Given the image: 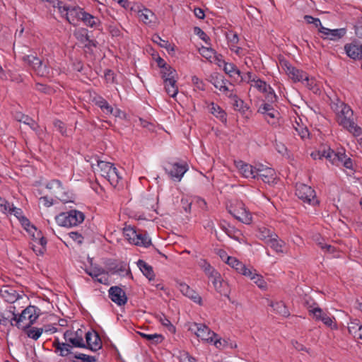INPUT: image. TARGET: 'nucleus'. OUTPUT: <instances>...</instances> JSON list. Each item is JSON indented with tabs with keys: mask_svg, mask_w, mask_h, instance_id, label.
<instances>
[{
	"mask_svg": "<svg viewBox=\"0 0 362 362\" xmlns=\"http://www.w3.org/2000/svg\"><path fill=\"white\" fill-rule=\"evenodd\" d=\"M8 312L12 315L11 320L15 322V325L21 329L25 325H33L40 315V309L35 305L28 306L19 315L16 313V307L11 305Z\"/></svg>",
	"mask_w": 362,
	"mask_h": 362,
	"instance_id": "1",
	"label": "nucleus"
},
{
	"mask_svg": "<svg viewBox=\"0 0 362 362\" xmlns=\"http://www.w3.org/2000/svg\"><path fill=\"white\" fill-rule=\"evenodd\" d=\"M353 115L351 107L349 105L344 106V109L340 110V112L336 115L337 122L354 136H357L362 134V129L354 122Z\"/></svg>",
	"mask_w": 362,
	"mask_h": 362,
	"instance_id": "2",
	"label": "nucleus"
},
{
	"mask_svg": "<svg viewBox=\"0 0 362 362\" xmlns=\"http://www.w3.org/2000/svg\"><path fill=\"white\" fill-rule=\"evenodd\" d=\"M85 218L83 212L78 210H70L67 212H62L56 216V221L60 226L74 227L81 223Z\"/></svg>",
	"mask_w": 362,
	"mask_h": 362,
	"instance_id": "3",
	"label": "nucleus"
},
{
	"mask_svg": "<svg viewBox=\"0 0 362 362\" xmlns=\"http://www.w3.org/2000/svg\"><path fill=\"white\" fill-rule=\"evenodd\" d=\"M227 209L228 211L239 221L245 224H250L252 223V214L247 210L245 204L241 201H234L227 206Z\"/></svg>",
	"mask_w": 362,
	"mask_h": 362,
	"instance_id": "4",
	"label": "nucleus"
},
{
	"mask_svg": "<svg viewBox=\"0 0 362 362\" xmlns=\"http://www.w3.org/2000/svg\"><path fill=\"white\" fill-rule=\"evenodd\" d=\"M296 195L303 202V204H308L310 206H317L320 203L317 198L315 191L311 187L305 184H296Z\"/></svg>",
	"mask_w": 362,
	"mask_h": 362,
	"instance_id": "5",
	"label": "nucleus"
},
{
	"mask_svg": "<svg viewBox=\"0 0 362 362\" xmlns=\"http://www.w3.org/2000/svg\"><path fill=\"white\" fill-rule=\"evenodd\" d=\"M23 61L38 75L43 77L49 76V68L47 63L34 54L25 55Z\"/></svg>",
	"mask_w": 362,
	"mask_h": 362,
	"instance_id": "6",
	"label": "nucleus"
},
{
	"mask_svg": "<svg viewBox=\"0 0 362 362\" xmlns=\"http://www.w3.org/2000/svg\"><path fill=\"white\" fill-rule=\"evenodd\" d=\"M308 311L313 315V317L317 321H321L323 324L332 329H337V325L336 324L335 318L327 312L321 309L316 303L308 308Z\"/></svg>",
	"mask_w": 362,
	"mask_h": 362,
	"instance_id": "7",
	"label": "nucleus"
},
{
	"mask_svg": "<svg viewBox=\"0 0 362 362\" xmlns=\"http://www.w3.org/2000/svg\"><path fill=\"white\" fill-rule=\"evenodd\" d=\"M46 188L48 189L54 197L63 202H71V197L69 196V190L62 185V183L59 180H52L46 185Z\"/></svg>",
	"mask_w": 362,
	"mask_h": 362,
	"instance_id": "8",
	"label": "nucleus"
},
{
	"mask_svg": "<svg viewBox=\"0 0 362 362\" xmlns=\"http://www.w3.org/2000/svg\"><path fill=\"white\" fill-rule=\"evenodd\" d=\"M189 329L202 341L212 343L214 337H216V334L211 331L206 325L202 323H194Z\"/></svg>",
	"mask_w": 362,
	"mask_h": 362,
	"instance_id": "9",
	"label": "nucleus"
},
{
	"mask_svg": "<svg viewBox=\"0 0 362 362\" xmlns=\"http://www.w3.org/2000/svg\"><path fill=\"white\" fill-rule=\"evenodd\" d=\"M64 338L65 341L69 342L73 347H86V344L83 340V332L81 329H78L76 331L66 330L64 333Z\"/></svg>",
	"mask_w": 362,
	"mask_h": 362,
	"instance_id": "10",
	"label": "nucleus"
},
{
	"mask_svg": "<svg viewBox=\"0 0 362 362\" xmlns=\"http://www.w3.org/2000/svg\"><path fill=\"white\" fill-rule=\"evenodd\" d=\"M187 169V165L186 164H180L178 163H168L165 168L166 173L170 178L177 182H180L181 180Z\"/></svg>",
	"mask_w": 362,
	"mask_h": 362,
	"instance_id": "11",
	"label": "nucleus"
},
{
	"mask_svg": "<svg viewBox=\"0 0 362 362\" xmlns=\"http://www.w3.org/2000/svg\"><path fill=\"white\" fill-rule=\"evenodd\" d=\"M258 112L264 115L265 119L270 124H275L278 120L279 112L269 103H263L258 108Z\"/></svg>",
	"mask_w": 362,
	"mask_h": 362,
	"instance_id": "12",
	"label": "nucleus"
},
{
	"mask_svg": "<svg viewBox=\"0 0 362 362\" xmlns=\"http://www.w3.org/2000/svg\"><path fill=\"white\" fill-rule=\"evenodd\" d=\"M346 55L354 60H362V43L356 40L344 45Z\"/></svg>",
	"mask_w": 362,
	"mask_h": 362,
	"instance_id": "13",
	"label": "nucleus"
},
{
	"mask_svg": "<svg viewBox=\"0 0 362 362\" xmlns=\"http://www.w3.org/2000/svg\"><path fill=\"white\" fill-rule=\"evenodd\" d=\"M32 228L36 232V235H33L32 249L36 255H43L46 250L47 240L42 235L41 231L37 230L35 226H32Z\"/></svg>",
	"mask_w": 362,
	"mask_h": 362,
	"instance_id": "14",
	"label": "nucleus"
},
{
	"mask_svg": "<svg viewBox=\"0 0 362 362\" xmlns=\"http://www.w3.org/2000/svg\"><path fill=\"white\" fill-rule=\"evenodd\" d=\"M257 179H261L264 182L273 184L276 180L275 170L269 167L259 165L257 168Z\"/></svg>",
	"mask_w": 362,
	"mask_h": 362,
	"instance_id": "15",
	"label": "nucleus"
},
{
	"mask_svg": "<svg viewBox=\"0 0 362 362\" xmlns=\"http://www.w3.org/2000/svg\"><path fill=\"white\" fill-rule=\"evenodd\" d=\"M86 347L93 351L102 348V341L98 333L94 330L88 331L85 334Z\"/></svg>",
	"mask_w": 362,
	"mask_h": 362,
	"instance_id": "16",
	"label": "nucleus"
},
{
	"mask_svg": "<svg viewBox=\"0 0 362 362\" xmlns=\"http://www.w3.org/2000/svg\"><path fill=\"white\" fill-rule=\"evenodd\" d=\"M285 71L287 75L294 81V82H301L305 83V81H308V74L305 71L298 69L289 64H285Z\"/></svg>",
	"mask_w": 362,
	"mask_h": 362,
	"instance_id": "17",
	"label": "nucleus"
},
{
	"mask_svg": "<svg viewBox=\"0 0 362 362\" xmlns=\"http://www.w3.org/2000/svg\"><path fill=\"white\" fill-rule=\"evenodd\" d=\"M110 298L118 305H124L127 301L125 292L118 286H112L109 291Z\"/></svg>",
	"mask_w": 362,
	"mask_h": 362,
	"instance_id": "18",
	"label": "nucleus"
},
{
	"mask_svg": "<svg viewBox=\"0 0 362 362\" xmlns=\"http://www.w3.org/2000/svg\"><path fill=\"white\" fill-rule=\"evenodd\" d=\"M332 157V164L337 166L342 165L347 169H353V162L351 158L348 157L344 152L331 153Z\"/></svg>",
	"mask_w": 362,
	"mask_h": 362,
	"instance_id": "19",
	"label": "nucleus"
},
{
	"mask_svg": "<svg viewBox=\"0 0 362 362\" xmlns=\"http://www.w3.org/2000/svg\"><path fill=\"white\" fill-rule=\"evenodd\" d=\"M84 10L80 7H69L65 13L66 21L73 25H77L81 21Z\"/></svg>",
	"mask_w": 362,
	"mask_h": 362,
	"instance_id": "20",
	"label": "nucleus"
},
{
	"mask_svg": "<svg viewBox=\"0 0 362 362\" xmlns=\"http://www.w3.org/2000/svg\"><path fill=\"white\" fill-rule=\"evenodd\" d=\"M52 346L54 348L55 354L59 356L65 357L72 354L71 348L73 346L69 342H60L58 338L54 339Z\"/></svg>",
	"mask_w": 362,
	"mask_h": 362,
	"instance_id": "21",
	"label": "nucleus"
},
{
	"mask_svg": "<svg viewBox=\"0 0 362 362\" xmlns=\"http://www.w3.org/2000/svg\"><path fill=\"white\" fill-rule=\"evenodd\" d=\"M179 289L184 296L191 299L193 302L199 305H202V297L185 283H180L179 284Z\"/></svg>",
	"mask_w": 362,
	"mask_h": 362,
	"instance_id": "22",
	"label": "nucleus"
},
{
	"mask_svg": "<svg viewBox=\"0 0 362 362\" xmlns=\"http://www.w3.org/2000/svg\"><path fill=\"white\" fill-rule=\"evenodd\" d=\"M92 159L94 160L95 163H93V161L89 160L90 162L91 168L94 170L95 169L94 166L96 165L98 167V168L100 169V175L103 177H105V175H107V174H108V173L114 167V165L112 163H111L110 162L101 160L98 158V157L97 156L93 157Z\"/></svg>",
	"mask_w": 362,
	"mask_h": 362,
	"instance_id": "23",
	"label": "nucleus"
},
{
	"mask_svg": "<svg viewBox=\"0 0 362 362\" xmlns=\"http://www.w3.org/2000/svg\"><path fill=\"white\" fill-rule=\"evenodd\" d=\"M237 168L245 177L256 179L257 168L253 167L252 165L243 163V161H239L237 163Z\"/></svg>",
	"mask_w": 362,
	"mask_h": 362,
	"instance_id": "24",
	"label": "nucleus"
},
{
	"mask_svg": "<svg viewBox=\"0 0 362 362\" xmlns=\"http://www.w3.org/2000/svg\"><path fill=\"white\" fill-rule=\"evenodd\" d=\"M211 82L216 88L225 93L227 96L230 92H233V90H230L226 86L228 81L224 80L222 78H219L218 76H216L215 77L211 76Z\"/></svg>",
	"mask_w": 362,
	"mask_h": 362,
	"instance_id": "25",
	"label": "nucleus"
},
{
	"mask_svg": "<svg viewBox=\"0 0 362 362\" xmlns=\"http://www.w3.org/2000/svg\"><path fill=\"white\" fill-rule=\"evenodd\" d=\"M22 329L28 337L34 340H37L44 331L43 328L32 327V325H25L22 327Z\"/></svg>",
	"mask_w": 362,
	"mask_h": 362,
	"instance_id": "26",
	"label": "nucleus"
},
{
	"mask_svg": "<svg viewBox=\"0 0 362 362\" xmlns=\"http://www.w3.org/2000/svg\"><path fill=\"white\" fill-rule=\"evenodd\" d=\"M138 17L139 21L146 25L151 24L156 18L154 13L151 10L146 8L138 11Z\"/></svg>",
	"mask_w": 362,
	"mask_h": 362,
	"instance_id": "27",
	"label": "nucleus"
},
{
	"mask_svg": "<svg viewBox=\"0 0 362 362\" xmlns=\"http://www.w3.org/2000/svg\"><path fill=\"white\" fill-rule=\"evenodd\" d=\"M267 245L272 248L276 253H284L283 247L285 245V243L279 239L276 234L273 235V237L269 239V242Z\"/></svg>",
	"mask_w": 362,
	"mask_h": 362,
	"instance_id": "28",
	"label": "nucleus"
},
{
	"mask_svg": "<svg viewBox=\"0 0 362 362\" xmlns=\"http://www.w3.org/2000/svg\"><path fill=\"white\" fill-rule=\"evenodd\" d=\"M163 84L168 95L172 98H175L178 93L177 78H168V81H163Z\"/></svg>",
	"mask_w": 362,
	"mask_h": 362,
	"instance_id": "29",
	"label": "nucleus"
},
{
	"mask_svg": "<svg viewBox=\"0 0 362 362\" xmlns=\"http://www.w3.org/2000/svg\"><path fill=\"white\" fill-rule=\"evenodd\" d=\"M137 265L144 275L148 279L149 281L155 279V274L153 267L148 264L145 261L139 259L137 262Z\"/></svg>",
	"mask_w": 362,
	"mask_h": 362,
	"instance_id": "30",
	"label": "nucleus"
},
{
	"mask_svg": "<svg viewBox=\"0 0 362 362\" xmlns=\"http://www.w3.org/2000/svg\"><path fill=\"white\" fill-rule=\"evenodd\" d=\"M86 273L99 283L106 284L107 281V277L103 269H93L90 271H86Z\"/></svg>",
	"mask_w": 362,
	"mask_h": 362,
	"instance_id": "31",
	"label": "nucleus"
},
{
	"mask_svg": "<svg viewBox=\"0 0 362 362\" xmlns=\"http://www.w3.org/2000/svg\"><path fill=\"white\" fill-rule=\"evenodd\" d=\"M81 21L84 25L90 28H97L100 25V21L98 17L94 16L85 11L83 12Z\"/></svg>",
	"mask_w": 362,
	"mask_h": 362,
	"instance_id": "32",
	"label": "nucleus"
},
{
	"mask_svg": "<svg viewBox=\"0 0 362 362\" xmlns=\"http://www.w3.org/2000/svg\"><path fill=\"white\" fill-rule=\"evenodd\" d=\"M104 177L106 178L113 187H117L122 180V176L118 169L115 166Z\"/></svg>",
	"mask_w": 362,
	"mask_h": 362,
	"instance_id": "33",
	"label": "nucleus"
},
{
	"mask_svg": "<svg viewBox=\"0 0 362 362\" xmlns=\"http://www.w3.org/2000/svg\"><path fill=\"white\" fill-rule=\"evenodd\" d=\"M219 226L229 237L238 239V235L240 234V230L230 226L228 222L221 221L219 223Z\"/></svg>",
	"mask_w": 362,
	"mask_h": 362,
	"instance_id": "34",
	"label": "nucleus"
},
{
	"mask_svg": "<svg viewBox=\"0 0 362 362\" xmlns=\"http://www.w3.org/2000/svg\"><path fill=\"white\" fill-rule=\"evenodd\" d=\"M269 305L273 308L276 313L283 317H288L290 315V312L283 301L270 302Z\"/></svg>",
	"mask_w": 362,
	"mask_h": 362,
	"instance_id": "35",
	"label": "nucleus"
},
{
	"mask_svg": "<svg viewBox=\"0 0 362 362\" xmlns=\"http://www.w3.org/2000/svg\"><path fill=\"white\" fill-rule=\"evenodd\" d=\"M210 112L216 118L219 119L222 122H226V113L219 105L215 104L214 103H211L210 107Z\"/></svg>",
	"mask_w": 362,
	"mask_h": 362,
	"instance_id": "36",
	"label": "nucleus"
},
{
	"mask_svg": "<svg viewBox=\"0 0 362 362\" xmlns=\"http://www.w3.org/2000/svg\"><path fill=\"white\" fill-rule=\"evenodd\" d=\"M334 153V151L331 150L329 148L326 149H323L322 151H316L311 153V157L314 160L322 159V158H325L328 160L331 163L332 160V153Z\"/></svg>",
	"mask_w": 362,
	"mask_h": 362,
	"instance_id": "37",
	"label": "nucleus"
},
{
	"mask_svg": "<svg viewBox=\"0 0 362 362\" xmlns=\"http://www.w3.org/2000/svg\"><path fill=\"white\" fill-rule=\"evenodd\" d=\"M228 97L231 99L233 106L235 110L238 111L245 112V105L244 101L240 99L238 95L233 92H230L228 95Z\"/></svg>",
	"mask_w": 362,
	"mask_h": 362,
	"instance_id": "38",
	"label": "nucleus"
},
{
	"mask_svg": "<svg viewBox=\"0 0 362 362\" xmlns=\"http://www.w3.org/2000/svg\"><path fill=\"white\" fill-rule=\"evenodd\" d=\"M134 243L135 245L148 247L151 245V239L145 232L138 231Z\"/></svg>",
	"mask_w": 362,
	"mask_h": 362,
	"instance_id": "39",
	"label": "nucleus"
},
{
	"mask_svg": "<svg viewBox=\"0 0 362 362\" xmlns=\"http://www.w3.org/2000/svg\"><path fill=\"white\" fill-rule=\"evenodd\" d=\"M95 105L105 114H115L113 107L102 97H99L95 100Z\"/></svg>",
	"mask_w": 362,
	"mask_h": 362,
	"instance_id": "40",
	"label": "nucleus"
},
{
	"mask_svg": "<svg viewBox=\"0 0 362 362\" xmlns=\"http://www.w3.org/2000/svg\"><path fill=\"white\" fill-rule=\"evenodd\" d=\"M2 296L7 302L14 303L18 298V294L13 288H6L1 291Z\"/></svg>",
	"mask_w": 362,
	"mask_h": 362,
	"instance_id": "41",
	"label": "nucleus"
},
{
	"mask_svg": "<svg viewBox=\"0 0 362 362\" xmlns=\"http://www.w3.org/2000/svg\"><path fill=\"white\" fill-rule=\"evenodd\" d=\"M198 264L208 277L210 276L216 275L217 271L213 267H211L206 259H201L199 261Z\"/></svg>",
	"mask_w": 362,
	"mask_h": 362,
	"instance_id": "42",
	"label": "nucleus"
},
{
	"mask_svg": "<svg viewBox=\"0 0 362 362\" xmlns=\"http://www.w3.org/2000/svg\"><path fill=\"white\" fill-rule=\"evenodd\" d=\"M199 52L203 57L208 60L211 61L214 58L219 60L218 57L216 55V52L211 47H202L199 49Z\"/></svg>",
	"mask_w": 362,
	"mask_h": 362,
	"instance_id": "43",
	"label": "nucleus"
},
{
	"mask_svg": "<svg viewBox=\"0 0 362 362\" xmlns=\"http://www.w3.org/2000/svg\"><path fill=\"white\" fill-rule=\"evenodd\" d=\"M9 214L14 215L22 223L23 225H30L29 220L23 216L21 209L17 208L13 205Z\"/></svg>",
	"mask_w": 362,
	"mask_h": 362,
	"instance_id": "44",
	"label": "nucleus"
},
{
	"mask_svg": "<svg viewBox=\"0 0 362 362\" xmlns=\"http://www.w3.org/2000/svg\"><path fill=\"white\" fill-rule=\"evenodd\" d=\"M224 67L223 70L226 74H228L230 77H234L235 75L238 76H240V71L237 68V66L233 63H226L223 62Z\"/></svg>",
	"mask_w": 362,
	"mask_h": 362,
	"instance_id": "45",
	"label": "nucleus"
},
{
	"mask_svg": "<svg viewBox=\"0 0 362 362\" xmlns=\"http://www.w3.org/2000/svg\"><path fill=\"white\" fill-rule=\"evenodd\" d=\"M212 282L216 291L218 292L219 293H223V281L221 277L220 274L216 272V275L210 276L208 277Z\"/></svg>",
	"mask_w": 362,
	"mask_h": 362,
	"instance_id": "46",
	"label": "nucleus"
},
{
	"mask_svg": "<svg viewBox=\"0 0 362 362\" xmlns=\"http://www.w3.org/2000/svg\"><path fill=\"white\" fill-rule=\"evenodd\" d=\"M160 75L163 81H168V78H177V72L175 69L170 66L161 69Z\"/></svg>",
	"mask_w": 362,
	"mask_h": 362,
	"instance_id": "47",
	"label": "nucleus"
},
{
	"mask_svg": "<svg viewBox=\"0 0 362 362\" xmlns=\"http://www.w3.org/2000/svg\"><path fill=\"white\" fill-rule=\"evenodd\" d=\"M346 33V28H338V29H331V32L329 33V35L328 36L329 40H338L343 37Z\"/></svg>",
	"mask_w": 362,
	"mask_h": 362,
	"instance_id": "48",
	"label": "nucleus"
},
{
	"mask_svg": "<svg viewBox=\"0 0 362 362\" xmlns=\"http://www.w3.org/2000/svg\"><path fill=\"white\" fill-rule=\"evenodd\" d=\"M138 231L132 227H127L124 229V235L130 243L134 245Z\"/></svg>",
	"mask_w": 362,
	"mask_h": 362,
	"instance_id": "49",
	"label": "nucleus"
},
{
	"mask_svg": "<svg viewBox=\"0 0 362 362\" xmlns=\"http://www.w3.org/2000/svg\"><path fill=\"white\" fill-rule=\"evenodd\" d=\"M76 359L81 360L82 362H95L96 358L95 356H88L84 354L78 353L73 356V358L71 359L72 362H77Z\"/></svg>",
	"mask_w": 362,
	"mask_h": 362,
	"instance_id": "50",
	"label": "nucleus"
},
{
	"mask_svg": "<svg viewBox=\"0 0 362 362\" xmlns=\"http://www.w3.org/2000/svg\"><path fill=\"white\" fill-rule=\"evenodd\" d=\"M349 333L360 339V334H362V325L357 322H351L348 327Z\"/></svg>",
	"mask_w": 362,
	"mask_h": 362,
	"instance_id": "51",
	"label": "nucleus"
},
{
	"mask_svg": "<svg viewBox=\"0 0 362 362\" xmlns=\"http://www.w3.org/2000/svg\"><path fill=\"white\" fill-rule=\"evenodd\" d=\"M140 335L146 339V340L151 341L155 344H159L161 343L163 340V337L161 334H145V333H140Z\"/></svg>",
	"mask_w": 362,
	"mask_h": 362,
	"instance_id": "52",
	"label": "nucleus"
},
{
	"mask_svg": "<svg viewBox=\"0 0 362 362\" xmlns=\"http://www.w3.org/2000/svg\"><path fill=\"white\" fill-rule=\"evenodd\" d=\"M330 105L332 110L336 113V115H337L340 112V110L344 109V106H348V105L344 103L338 98H336L334 100H332Z\"/></svg>",
	"mask_w": 362,
	"mask_h": 362,
	"instance_id": "53",
	"label": "nucleus"
},
{
	"mask_svg": "<svg viewBox=\"0 0 362 362\" xmlns=\"http://www.w3.org/2000/svg\"><path fill=\"white\" fill-rule=\"evenodd\" d=\"M251 86L262 93H266L267 90H268V88L270 87V86L268 85L264 81L257 78H256L255 81L252 84H251Z\"/></svg>",
	"mask_w": 362,
	"mask_h": 362,
	"instance_id": "54",
	"label": "nucleus"
},
{
	"mask_svg": "<svg viewBox=\"0 0 362 362\" xmlns=\"http://www.w3.org/2000/svg\"><path fill=\"white\" fill-rule=\"evenodd\" d=\"M48 2H52L53 7L57 8L62 16H65L66 10L69 8L64 2L59 0H50Z\"/></svg>",
	"mask_w": 362,
	"mask_h": 362,
	"instance_id": "55",
	"label": "nucleus"
},
{
	"mask_svg": "<svg viewBox=\"0 0 362 362\" xmlns=\"http://www.w3.org/2000/svg\"><path fill=\"white\" fill-rule=\"evenodd\" d=\"M153 40L158 43L161 47L165 48L168 51H174L173 46H172L168 40H163L160 36H153Z\"/></svg>",
	"mask_w": 362,
	"mask_h": 362,
	"instance_id": "56",
	"label": "nucleus"
},
{
	"mask_svg": "<svg viewBox=\"0 0 362 362\" xmlns=\"http://www.w3.org/2000/svg\"><path fill=\"white\" fill-rule=\"evenodd\" d=\"M226 263L234 268L237 272H240L241 269L243 268V264L238 260L235 257H228Z\"/></svg>",
	"mask_w": 362,
	"mask_h": 362,
	"instance_id": "57",
	"label": "nucleus"
},
{
	"mask_svg": "<svg viewBox=\"0 0 362 362\" xmlns=\"http://www.w3.org/2000/svg\"><path fill=\"white\" fill-rule=\"evenodd\" d=\"M274 234V233L272 232L269 229L266 228H260L259 230L258 237L259 238V239L264 240L267 244L269 242V239L272 238V237H273V235Z\"/></svg>",
	"mask_w": 362,
	"mask_h": 362,
	"instance_id": "58",
	"label": "nucleus"
},
{
	"mask_svg": "<svg viewBox=\"0 0 362 362\" xmlns=\"http://www.w3.org/2000/svg\"><path fill=\"white\" fill-rule=\"evenodd\" d=\"M157 318L163 326L168 328L169 331L175 332V327L172 325L171 322L164 314L158 315L157 316Z\"/></svg>",
	"mask_w": 362,
	"mask_h": 362,
	"instance_id": "59",
	"label": "nucleus"
},
{
	"mask_svg": "<svg viewBox=\"0 0 362 362\" xmlns=\"http://www.w3.org/2000/svg\"><path fill=\"white\" fill-rule=\"evenodd\" d=\"M265 94L266 103H269L272 105L273 103L277 101V96L274 90V89L270 86L268 90H267Z\"/></svg>",
	"mask_w": 362,
	"mask_h": 362,
	"instance_id": "60",
	"label": "nucleus"
},
{
	"mask_svg": "<svg viewBox=\"0 0 362 362\" xmlns=\"http://www.w3.org/2000/svg\"><path fill=\"white\" fill-rule=\"evenodd\" d=\"M18 120L30 126V128L33 130H36L38 127L37 124L35 122V121L33 118L28 117V115H21V118Z\"/></svg>",
	"mask_w": 362,
	"mask_h": 362,
	"instance_id": "61",
	"label": "nucleus"
},
{
	"mask_svg": "<svg viewBox=\"0 0 362 362\" xmlns=\"http://www.w3.org/2000/svg\"><path fill=\"white\" fill-rule=\"evenodd\" d=\"M13 206V204L8 202L7 200L2 199L1 197L0 201V211L5 214H9L11 208Z\"/></svg>",
	"mask_w": 362,
	"mask_h": 362,
	"instance_id": "62",
	"label": "nucleus"
},
{
	"mask_svg": "<svg viewBox=\"0 0 362 362\" xmlns=\"http://www.w3.org/2000/svg\"><path fill=\"white\" fill-rule=\"evenodd\" d=\"M11 318L12 315L9 313L8 310L6 313L0 314V324L5 325L10 322L11 325H15V324L13 323V320H11Z\"/></svg>",
	"mask_w": 362,
	"mask_h": 362,
	"instance_id": "63",
	"label": "nucleus"
},
{
	"mask_svg": "<svg viewBox=\"0 0 362 362\" xmlns=\"http://www.w3.org/2000/svg\"><path fill=\"white\" fill-rule=\"evenodd\" d=\"M54 127L62 136H67L66 128L64 122L60 120H56L54 122Z\"/></svg>",
	"mask_w": 362,
	"mask_h": 362,
	"instance_id": "64",
	"label": "nucleus"
}]
</instances>
